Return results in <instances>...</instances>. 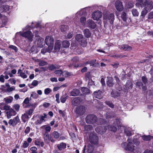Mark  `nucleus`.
I'll list each match as a JSON object with an SVG mask.
<instances>
[{
  "label": "nucleus",
  "instance_id": "obj_1",
  "mask_svg": "<svg viewBox=\"0 0 153 153\" xmlns=\"http://www.w3.org/2000/svg\"><path fill=\"white\" fill-rule=\"evenodd\" d=\"M128 143L127 144L126 142H123L121 145L122 147L126 150H129L132 151L134 149V146L132 142L131 139H130L129 138L127 140Z\"/></svg>",
  "mask_w": 153,
  "mask_h": 153
},
{
  "label": "nucleus",
  "instance_id": "obj_2",
  "mask_svg": "<svg viewBox=\"0 0 153 153\" xmlns=\"http://www.w3.org/2000/svg\"><path fill=\"white\" fill-rule=\"evenodd\" d=\"M103 19L104 22H109L111 24H113L114 16L113 13H105L103 14Z\"/></svg>",
  "mask_w": 153,
  "mask_h": 153
},
{
  "label": "nucleus",
  "instance_id": "obj_3",
  "mask_svg": "<svg viewBox=\"0 0 153 153\" xmlns=\"http://www.w3.org/2000/svg\"><path fill=\"white\" fill-rule=\"evenodd\" d=\"M89 141L93 145H97L98 143L99 137L96 133H91L89 135Z\"/></svg>",
  "mask_w": 153,
  "mask_h": 153
},
{
  "label": "nucleus",
  "instance_id": "obj_4",
  "mask_svg": "<svg viewBox=\"0 0 153 153\" xmlns=\"http://www.w3.org/2000/svg\"><path fill=\"white\" fill-rule=\"evenodd\" d=\"M97 120V117L93 114H89L87 115L85 118V121L88 124H94Z\"/></svg>",
  "mask_w": 153,
  "mask_h": 153
},
{
  "label": "nucleus",
  "instance_id": "obj_5",
  "mask_svg": "<svg viewBox=\"0 0 153 153\" xmlns=\"http://www.w3.org/2000/svg\"><path fill=\"white\" fill-rule=\"evenodd\" d=\"M75 39L77 41L80 43L81 45L84 47L86 45V39L84 38L83 35L80 34H77L76 35Z\"/></svg>",
  "mask_w": 153,
  "mask_h": 153
},
{
  "label": "nucleus",
  "instance_id": "obj_6",
  "mask_svg": "<svg viewBox=\"0 0 153 153\" xmlns=\"http://www.w3.org/2000/svg\"><path fill=\"white\" fill-rule=\"evenodd\" d=\"M85 107L83 105H80L77 107L75 111L76 114L78 116L83 115L85 112Z\"/></svg>",
  "mask_w": 153,
  "mask_h": 153
},
{
  "label": "nucleus",
  "instance_id": "obj_7",
  "mask_svg": "<svg viewBox=\"0 0 153 153\" xmlns=\"http://www.w3.org/2000/svg\"><path fill=\"white\" fill-rule=\"evenodd\" d=\"M21 36L27 38L29 41H32V38L33 35L32 33L30 31L25 32L23 33H21L20 32Z\"/></svg>",
  "mask_w": 153,
  "mask_h": 153
},
{
  "label": "nucleus",
  "instance_id": "obj_8",
  "mask_svg": "<svg viewBox=\"0 0 153 153\" xmlns=\"http://www.w3.org/2000/svg\"><path fill=\"white\" fill-rule=\"evenodd\" d=\"M94 149V146L90 144H88L87 146H85L83 149V152L87 153H92Z\"/></svg>",
  "mask_w": 153,
  "mask_h": 153
},
{
  "label": "nucleus",
  "instance_id": "obj_9",
  "mask_svg": "<svg viewBox=\"0 0 153 153\" xmlns=\"http://www.w3.org/2000/svg\"><path fill=\"white\" fill-rule=\"evenodd\" d=\"M20 120L18 116H17L14 118L13 119H11L9 120L8 123L10 125L13 126H15L17 124L19 123Z\"/></svg>",
  "mask_w": 153,
  "mask_h": 153
},
{
  "label": "nucleus",
  "instance_id": "obj_10",
  "mask_svg": "<svg viewBox=\"0 0 153 153\" xmlns=\"http://www.w3.org/2000/svg\"><path fill=\"white\" fill-rule=\"evenodd\" d=\"M93 19L94 20H99L102 16V13L100 11H97L94 12L92 14Z\"/></svg>",
  "mask_w": 153,
  "mask_h": 153
},
{
  "label": "nucleus",
  "instance_id": "obj_11",
  "mask_svg": "<svg viewBox=\"0 0 153 153\" xmlns=\"http://www.w3.org/2000/svg\"><path fill=\"white\" fill-rule=\"evenodd\" d=\"M45 41L46 44L47 45H53L54 39L52 36H47Z\"/></svg>",
  "mask_w": 153,
  "mask_h": 153
},
{
  "label": "nucleus",
  "instance_id": "obj_12",
  "mask_svg": "<svg viewBox=\"0 0 153 153\" xmlns=\"http://www.w3.org/2000/svg\"><path fill=\"white\" fill-rule=\"evenodd\" d=\"M115 7L117 10L119 11H122L123 9V7L122 3L119 1H117L115 3Z\"/></svg>",
  "mask_w": 153,
  "mask_h": 153
},
{
  "label": "nucleus",
  "instance_id": "obj_13",
  "mask_svg": "<svg viewBox=\"0 0 153 153\" xmlns=\"http://www.w3.org/2000/svg\"><path fill=\"white\" fill-rule=\"evenodd\" d=\"M106 129L105 126H99L95 129V131L100 134L104 133L106 131Z\"/></svg>",
  "mask_w": 153,
  "mask_h": 153
},
{
  "label": "nucleus",
  "instance_id": "obj_14",
  "mask_svg": "<svg viewBox=\"0 0 153 153\" xmlns=\"http://www.w3.org/2000/svg\"><path fill=\"white\" fill-rule=\"evenodd\" d=\"M144 7L148 10H150L153 8L152 2L150 1L146 0Z\"/></svg>",
  "mask_w": 153,
  "mask_h": 153
},
{
  "label": "nucleus",
  "instance_id": "obj_15",
  "mask_svg": "<svg viewBox=\"0 0 153 153\" xmlns=\"http://www.w3.org/2000/svg\"><path fill=\"white\" fill-rule=\"evenodd\" d=\"M16 114V112L13 109L11 108L9 111L6 112L7 117L8 119H10L11 116H14Z\"/></svg>",
  "mask_w": 153,
  "mask_h": 153
},
{
  "label": "nucleus",
  "instance_id": "obj_16",
  "mask_svg": "<svg viewBox=\"0 0 153 153\" xmlns=\"http://www.w3.org/2000/svg\"><path fill=\"white\" fill-rule=\"evenodd\" d=\"M146 0H136V5L137 7H144Z\"/></svg>",
  "mask_w": 153,
  "mask_h": 153
},
{
  "label": "nucleus",
  "instance_id": "obj_17",
  "mask_svg": "<svg viewBox=\"0 0 153 153\" xmlns=\"http://www.w3.org/2000/svg\"><path fill=\"white\" fill-rule=\"evenodd\" d=\"M81 101V99L79 97L74 98L71 101L72 104L74 106L79 105Z\"/></svg>",
  "mask_w": 153,
  "mask_h": 153
},
{
  "label": "nucleus",
  "instance_id": "obj_18",
  "mask_svg": "<svg viewBox=\"0 0 153 153\" xmlns=\"http://www.w3.org/2000/svg\"><path fill=\"white\" fill-rule=\"evenodd\" d=\"M88 27L94 29L96 27V25L94 22L92 20L89 19L87 21Z\"/></svg>",
  "mask_w": 153,
  "mask_h": 153
},
{
  "label": "nucleus",
  "instance_id": "obj_19",
  "mask_svg": "<svg viewBox=\"0 0 153 153\" xmlns=\"http://www.w3.org/2000/svg\"><path fill=\"white\" fill-rule=\"evenodd\" d=\"M106 85L109 87H111L114 85L113 82V79L112 77H108L106 79Z\"/></svg>",
  "mask_w": 153,
  "mask_h": 153
},
{
  "label": "nucleus",
  "instance_id": "obj_20",
  "mask_svg": "<svg viewBox=\"0 0 153 153\" xmlns=\"http://www.w3.org/2000/svg\"><path fill=\"white\" fill-rule=\"evenodd\" d=\"M119 46L120 49L124 51H129L132 49L131 47L127 45L123 44Z\"/></svg>",
  "mask_w": 153,
  "mask_h": 153
},
{
  "label": "nucleus",
  "instance_id": "obj_21",
  "mask_svg": "<svg viewBox=\"0 0 153 153\" xmlns=\"http://www.w3.org/2000/svg\"><path fill=\"white\" fill-rule=\"evenodd\" d=\"M38 117L39 119H38L35 122V123L36 125H39L42 123L43 122H45V120L43 117V115H39L38 116Z\"/></svg>",
  "mask_w": 153,
  "mask_h": 153
},
{
  "label": "nucleus",
  "instance_id": "obj_22",
  "mask_svg": "<svg viewBox=\"0 0 153 153\" xmlns=\"http://www.w3.org/2000/svg\"><path fill=\"white\" fill-rule=\"evenodd\" d=\"M94 96L99 99H100L102 98V91L99 90L97 91H95L94 92Z\"/></svg>",
  "mask_w": 153,
  "mask_h": 153
},
{
  "label": "nucleus",
  "instance_id": "obj_23",
  "mask_svg": "<svg viewBox=\"0 0 153 153\" xmlns=\"http://www.w3.org/2000/svg\"><path fill=\"white\" fill-rule=\"evenodd\" d=\"M80 93L79 90L77 89H73L70 92L71 96H78Z\"/></svg>",
  "mask_w": 153,
  "mask_h": 153
},
{
  "label": "nucleus",
  "instance_id": "obj_24",
  "mask_svg": "<svg viewBox=\"0 0 153 153\" xmlns=\"http://www.w3.org/2000/svg\"><path fill=\"white\" fill-rule=\"evenodd\" d=\"M45 142L46 144H48L50 142V137L48 132H45L43 136Z\"/></svg>",
  "mask_w": 153,
  "mask_h": 153
},
{
  "label": "nucleus",
  "instance_id": "obj_25",
  "mask_svg": "<svg viewBox=\"0 0 153 153\" xmlns=\"http://www.w3.org/2000/svg\"><path fill=\"white\" fill-rule=\"evenodd\" d=\"M83 33L85 36L86 38H90L91 36V32L89 29L86 28L83 31Z\"/></svg>",
  "mask_w": 153,
  "mask_h": 153
},
{
  "label": "nucleus",
  "instance_id": "obj_26",
  "mask_svg": "<svg viewBox=\"0 0 153 153\" xmlns=\"http://www.w3.org/2000/svg\"><path fill=\"white\" fill-rule=\"evenodd\" d=\"M37 44L39 47L42 48L44 45V39L39 37L37 41Z\"/></svg>",
  "mask_w": 153,
  "mask_h": 153
},
{
  "label": "nucleus",
  "instance_id": "obj_27",
  "mask_svg": "<svg viewBox=\"0 0 153 153\" xmlns=\"http://www.w3.org/2000/svg\"><path fill=\"white\" fill-rule=\"evenodd\" d=\"M136 85L140 89L142 88L143 89L144 91L146 90V86H143V84L141 81H139L137 82Z\"/></svg>",
  "mask_w": 153,
  "mask_h": 153
},
{
  "label": "nucleus",
  "instance_id": "obj_28",
  "mask_svg": "<svg viewBox=\"0 0 153 153\" xmlns=\"http://www.w3.org/2000/svg\"><path fill=\"white\" fill-rule=\"evenodd\" d=\"M61 47V43L59 41L56 42L55 45L54 46V50L55 52L58 51Z\"/></svg>",
  "mask_w": 153,
  "mask_h": 153
},
{
  "label": "nucleus",
  "instance_id": "obj_29",
  "mask_svg": "<svg viewBox=\"0 0 153 153\" xmlns=\"http://www.w3.org/2000/svg\"><path fill=\"white\" fill-rule=\"evenodd\" d=\"M142 138L143 140L145 141H150L152 139H153V136L150 135H144L142 136Z\"/></svg>",
  "mask_w": 153,
  "mask_h": 153
},
{
  "label": "nucleus",
  "instance_id": "obj_30",
  "mask_svg": "<svg viewBox=\"0 0 153 153\" xmlns=\"http://www.w3.org/2000/svg\"><path fill=\"white\" fill-rule=\"evenodd\" d=\"M81 89L82 92L84 94H88L90 93V90L86 87H82Z\"/></svg>",
  "mask_w": 153,
  "mask_h": 153
},
{
  "label": "nucleus",
  "instance_id": "obj_31",
  "mask_svg": "<svg viewBox=\"0 0 153 153\" xmlns=\"http://www.w3.org/2000/svg\"><path fill=\"white\" fill-rule=\"evenodd\" d=\"M112 97L116 98L120 95V93L119 91H112L111 93Z\"/></svg>",
  "mask_w": 153,
  "mask_h": 153
},
{
  "label": "nucleus",
  "instance_id": "obj_32",
  "mask_svg": "<svg viewBox=\"0 0 153 153\" xmlns=\"http://www.w3.org/2000/svg\"><path fill=\"white\" fill-rule=\"evenodd\" d=\"M66 146V145L65 143H62L58 144L57 146L59 150H62V149L65 148Z\"/></svg>",
  "mask_w": 153,
  "mask_h": 153
},
{
  "label": "nucleus",
  "instance_id": "obj_33",
  "mask_svg": "<svg viewBox=\"0 0 153 153\" xmlns=\"http://www.w3.org/2000/svg\"><path fill=\"white\" fill-rule=\"evenodd\" d=\"M68 98V96L66 94L62 95L61 97L60 98L61 102L62 103H65Z\"/></svg>",
  "mask_w": 153,
  "mask_h": 153
},
{
  "label": "nucleus",
  "instance_id": "obj_34",
  "mask_svg": "<svg viewBox=\"0 0 153 153\" xmlns=\"http://www.w3.org/2000/svg\"><path fill=\"white\" fill-rule=\"evenodd\" d=\"M115 116V113L113 112H108L106 114V117L107 118H113Z\"/></svg>",
  "mask_w": 153,
  "mask_h": 153
},
{
  "label": "nucleus",
  "instance_id": "obj_35",
  "mask_svg": "<svg viewBox=\"0 0 153 153\" xmlns=\"http://www.w3.org/2000/svg\"><path fill=\"white\" fill-rule=\"evenodd\" d=\"M96 60L95 59L92 60L90 61H87L84 63V65H86L88 64H90V66H94L95 65Z\"/></svg>",
  "mask_w": 153,
  "mask_h": 153
},
{
  "label": "nucleus",
  "instance_id": "obj_36",
  "mask_svg": "<svg viewBox=\"0 0 153 153\" xmlns=\"http://www.w3.org/2000/svg\"><path fill=\"white\" fill-rule=\"evenodd\" d=\"M62 45L63 47L67 48L70 45V43L67 40H64L62 42Z\"/></svg>",
  "mask_w": 153,
  "mask_h": 153
},
{
  "label": "nucleus",
  "instance_id": "obj_37",
  "mask_svg": "<svg viewBox=\"0 0 153 153\" xmlns=\"http://www.w3.org/2000/svg\"><path fill=\"white\" fill-rule=\"evenodd\" d=\"M121 17L124 21L126 22L128 19L126 13L124 12H122L121 13Z\"/></svg>",
  "mask_w": 153,
  "mask_h": 153
},
{
  "label": "nucleus",
  "instance_id": "obj_38",
  "mask_svg": "<svg viewBox=\"0 0 153 153\" xmlns=\"http://www.w3.org/2000/svg\"><path fill=\"white\" fill-rule=\"evenodd\" d=\"M125 86L128 89H131L132 88V83L130 81H128Z\"/></svg>",
  "mask_w": 153,
  "mask_h": 153
},
{
  "label": "nucleus",
  "instance_id": "obj_39",
  "mask_svg": "<svg viewBox=\"0 0 153 153\" xmlns=\"http://www.w3.org/2000/svg\"><path fill=\"white\" fill-rule=\"evenodd\" d=\"M108 129L111 131L115 132L117 131V128L114 126H109L108 127Z\"/></svg>",
  "mask_w": 153,
  "mask_h": 153
},
{
  "label": "nucleus",
  "instance_id": "obj_40",
  "mask_svg": "<svg viewBox=\"0 0 153 153\" xmlns=\"http://www.w3.org/2000/svg\"><path fill=\"white\" fill-rule=\"evenodd\" d=\"M93 128L92 126L91 125H86L84 126V129L85 130L89 131Z\"/></svg>",
  "mask_w": 153,
  "mask_h": 153
},
{
  "label": "nucleus",
  "instance_id": "obj_41",
  "mask_svg": "<svg viewBox=\"0 0 153 153\" xmlns=\"http://www.w3.org/2000/svg\"><path fill=\"white\" fill-rule=\"evenodd\" d=\"M13 97H10V98H4V100L5 101V102L6 103L8 104L11 103L13 100Z\"/></svg>",
  "mask_w": 153,
  "mask_h": 153
},
{
  "label": "nucleus",
  "instance_id": "obj_42",
  "mask_svg": "<svg viewBox=\"0 0 153 153\" xmlns=\"http://www.w3.org/2000/svg\"><path fill=\"white\" fill-rule=\"evenodd\" d=\"M42 128L43 129H45L46 131V132H49L51 130V128L50 126H47L46 125H44L42 127Z\"/></svg>",
  "mask_w": 153,
  "mask_h": 153
},
{
  "label": "nucleus",
  "instance_id": "obj_43",
  "mask_svg": "<svg viewBox=\"0 0 153 153\" xmlns=\"http://www.w3.org/2000/svg\"><path fill=\"white\" fill-rule=\"evenodd\" d=\"M52 135L53 137L56 139L59 138V133L56 131H53L52 133Z\"/></svg>",
  "mask_w": 153,
  "mask_h": 153
},
{
  "label": "nucleus",
  "instance_id": "obj_44",
  "mask_svg": "<svg viewBox=\"0 0 153 153\" xmlns=\"http://www.w3.org/2000/svg\"><path fill=\"white\" fill-rule=\"evenodd\" d=\"M67 29V26L65 25H62L60 27V30L62 32H65Z\"/></svg>",
  "mask_w": 153,
  "mask_h": 153
},
{
  "label": "nucleus",
  "instance_id": "obj_45",
  "mask_svg": "<svg viewBox=\"0 0 153 153\" xmlns=\"http://www.w3.org/2000/svg\"><path fill=\"white\" fill-rule=\"evenodd\" d=\"M148 11L149 10L144 8L141 12V16H143V17H144Z\"/></svg>",
  "mask_w": 153,
  "mask_h": 153
},
{
  "label": "nucleus",
  "instance_id": "obj_46",
  "mask_svg": "<svg viewBox=\"0 0 153 153\" xmlns=\"http://www.w3.org/2000/svg\"><path fill=\"white\" fill-rule=\"evenodd\" d=\"M132 13L133 16H138L139 13L136 9H134L132 10Z\"/></svg>",
  "mask_w": 153,
  "mask_h": 153
},
{
  "label": "nucleus",
  "instance_id": "obj_47",
  "mask_svg": "<svg viewBox=\"0 0 153 153\" xmlns=\"http://www.w3.org/2000/svg\"><path fill=\"white\" fill-rule=\"evenodd\" d=\"M48 65V63L46 61L43 60H40L39 62V65L40 66L46 65Z\"/></svg>",
  "mask_w": 153,
  "mask_h": 153
},
{
  "label": "nucleus",
  "instance_id": "obj_48",
  "mask_svg": "<svg viewBox=\"0 0 153 153\" xmlns=\"http://www.w3.org/2000/svg\"><path fill=\"white\" fill-rule=\"evenodd\" d=\"M126 56V55H123L121 54H117L113 56V57L116 59L119 58H123L124 57Z\"/></svg>",
  "mask_w": 153,
  "mask_h": 153
},
{
  "label": "nucleus",
  "instance_id": "obj_49",
  "mask_svg": "<svg viewBox=\"0 0 153 153\" xmlns=\"http://www.w3.org/2000/svg\"><path fill=\"white\" fill-rule=\"evenodd\" d=\"M105 103L112 108H114V105L111 102L109 101H106L105 102Z\"/></svg>",
  "mask_w": 153,
  "mask_h": 153
},
{
  "label": "nucleus",
  "instance_id": "obj_50",
  "mask_svg": "<svg viewBox=\"0 0 153 153\" xmlns=\"http://www.w3.org/2000/svg\"><path fill=\"white\" fill-rule=\"evenodd\" d=\"M111 65L112 66H113L114 68H117L119 66V63L118 62H114L111 64Z\"/></svg>",
  "mask_w": 153,
  "mask_h": 153
},
{
  "label": "nucleus",
  "instance_id": "obj_51",
  "mask_svg": "<svg viewBox=\"0 0 153 153\" xmlns=\"http://www.w3.org/2000/svg\"><path fill=\"white\" fill-rule=\"evenodd\" d=\"M141 79L144 84L146 85L147 83L148 79L147 78L146 76H143L141 78Z\"/></svg>",
  "mask_w": 153,
  "mask_h": 153
},
{
  "label": "nucleus",
  "instance_id": "obj_52",
  "mask_svg": "<svg viewBox=\"0 0 153 153\" xmlns=\"http://www.w3.org/2000/svg\"><path fill=\"white\" fill-rule=\"evenodd\" d=\"M124 133L127 136H129L131 135V133L128 129H126L124 130Z\"/></svg>",
  "mask_w": 153,
  "mask_h": 153
},
{
  "label": "nucleus",
  "instance_id": "obj_53",
  "mask_svg": "<svg viewBox=\"0 0 153 153\" xmlns=\"http://www.w3.org/2000/svg\"><path fill=\"white\" fill-rule=\"evenodd\" d=\"M54 73L59 76H61L63 73V71L61 70H57L55 71Z\"/></svg>",
  "mask_w": 153,
  "mask_h": 153
},
{
  "label": "nucleus",
  "instance_id": "obj_54",
  "mask_svg": "<svg viewBox=\"0 0 153 153\" xmlns=\"http://www.w3.org/2000/svg\"><path fill=\"white\" fill-rule=\"evenodd\" d=\"M2 7L4 10V11L6 12L9 10V6L7 5H2Z\"/></svg>",
  "mask_w": 153,
  "mask_h": 153
},
{
  "label": "nucleus",
  "instance_id": "obj_55",
  "mask_svg": "<svg viewBox=\"0 0 153 153\" xmlns=\"http://www.w3.org/2000/svg\"><path fill=\"white\" fill-rule=\"evenodd\" d=\"M99 124L100 125L104 124L106 122L105 120L102 118L100 119H99Z\"/></svg>",
  "mask_w": 153,
  "mask_h": 153
},
{
  "label": "nucleus",
  "instance_id": "obj_56",
  "mask_svg": "<svg viewBox=\"0 0 153 153\" xmlns=\"http://www.w3.org/2000/svg\"><path fill=\"white\" fill-rule=\"evenodd\" d=\"M51 90L49 88H47L45 89L44 91V93L46 95L50 93L51 91Z\"/></svg>",
  "mask_w": 153,
  "mask_h": 153
},
{
  "label": "nucleus",
  "instance_id": "obj_57",
  "mask_svg": "<svg viewBox=\"0 0 153 153\" xmlns=\"http://www.w3.org/2000/svg\"><path fill=\"white\" fill-rule=\"evenodd\" d=\"M120 119H117L116 120V122L115 123H114V124L115 125H117V126H121V125L120 124Z\"/></svg>",
  "mask_w": 153,
  "mask_h": 153
},
{
  "label": "nucleus",
  "instance_id": "obj_58",
  "mask_svg": "<svg viewBox=\"0 0 153 153\" xmlns=\"http://www.w3.org/2000/svg\"><path fill=\"white\" fill-rule=\"evenodd\" d=\"M149 72L150 74L152 75L150 80L152 82H153V67L151 68Z\"/></svg>",
  "mask_w": 153,
  "mask_h": 153
},
{
  "label": "nucleus",
  "instance_id": "obj_59",
  "mask_svg": "<svg viewBox=\"0 0 153 153\" xmlns=\"http://www.w3.org/2000/svg\"><path fill=\"white\" fill-rule=\"evenodd\" d=\"M48 46V48H46L47 52L49 53L51 52L53 48V45H50Z\"/></svg>",
  "mask_w": 153,
  "mask_h": 153
},
{
  "label": "nucleus",
  "instance_id": "obj_60",
  "mask_svg": "<svg viewBox=\"0 0 153 153\" xmlns=\"http://www.w3.org/2000/svg\"><path fill=\"white\" fill-rule=\"evenodd\" d=\"M29 118V117L28 114H27L26 113H25L24 114L22 115V119H26L28 120Z\"/></svg>",
  "mask_w": 153,
  "mask_h": 153
},
{
  "label": "nucleus",
  "instance_id": "obj_61",
  "mask_svg": "<svg viewBox=\"0 0 153 153\" xmlns=\"http://www.w3.org/2000/svg\"><path fill=\"white\" fill-rule=\"evenodd\" d=\"M9 48L14 50L16 52L18 50V48L15 46L13 45H10Z\"/></svg>",
  "mask_w": 153,
  "mask_h": 153
},
{
  "label": "nucleus",
  "instance_id": "obj_62",
  "mask_svg": "<svg viewBox=\"0 0 153 153\" xmlns=\"http://www.w3.org/2000/svg\"><path fill=\"white\" fill-rule=\"evenodd\" d=\"M10 108H10V106L6 104H4V110L8 111L9 110Z\"/></svg>",
  "mask_w": 153,
  "mask_h": 153
},
{
  "label": "nucleus",
  "instance_id": "obj_63",
  "mask_svg": "<svg viewBox=\"0 0 153 153\" xmlns=\"http://www.w3.org/2000/svg\"><path fill=\"white\" fill-rule=\"evenodd\" d=\"M80 22L82 24H84L86 22V18L84 17H81L80 18Z\"/></svg>",
  "mask_w": 153,
  "mask_h": 153
},
{
  "label": "nucleus",
  "instance_id": "obj_64",
  "mask_svg": "<svg viewBox=\"0 0 153 153\" xmlns=\"http://www.w3.org/2000/svg\"><path fill=\"white\" fill-rule=\"evenodd\" d=\"M59 94H57L55 95V97L56 98V101L58 103H59L60 101L59 100Z\"/></svg>",
  "mask_w": 153,
  "mask_h": 153
}]
</instances>
